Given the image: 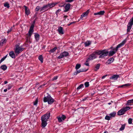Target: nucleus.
Wrapping results in <instances>:
<instances>
[{
    "mask_svg": "<svg viewBox=\"0 0 133 133\" xmlns=\"http://www.w3.org/2000/svg\"><path fill=\"white\" fill-rule=\"evenodd\" d=\"M99 69V67H95L94 70L95 71H97Z\"/></svg>",
    "mask_w": 133,
    "mask_h": 133,
    "instance_id": "a18cd8bd",
    "label": "nucleus"
},
{
    "mask_svg": "<svg viewBox=\"0 0 133 133\" xmlns=\"http://www.w3.org/2000/svg\"><path fill=\"white\" fill-rule=\"evenodd\" d=\"M38 84H39V83H37L36 84L37 85H38Z\"/></svg>",
    "mask_w": 133,
    "mask_h": 133,
    "instance_id": "774afa93",
    "label": "nucleus"
},
{
    "mask_svg": "<svg viewBox=\"0 0 133 133\" xmlns=\"http://www.w3.org/2000/svg\"><path fill=\"white\" fill-rule=\"evenodd\" d=\"M107 75H105L104 76H103L102 77V79H104V78H105L106 76H107Z\"/></svg>",
    "mask_w": 133,
    "mask_h": 133,
    "instance_id": "603ef678",
    "label": "nucleus"
},
{
    "mask_svg": "<svg viewBox=\"0 0 133 133\" xmlns=\"http://www.w3.org/2000/svg\"><path fill=\"white\" fill-rule=\"evenodd\" d=\"M119 77L118 75H115L110 77V78L114 80H116Z\"/></svg>",
    "mask_w": 133,
    "mask_h": 133,
    "instance_id": "2eb2a0df",
    "label": "nucleus"
},
{
    "mask_svg": "<svg viewBox=\"0 0 133 133\" xmlns=\"http://www.w3.org/2000/svg\"><path fill=\"white\" fill-rule=\"evenodd\" d=\"M39 6H37L35 9V11H38L39 9H40Z\"/></svg>",
    "mask_w": 133,
    "mask_h": 133,
    "instance_id": "a19ab883",
    "label": "nucleus"
},
{
    "mask_svg": "<svg viewBox=\"0 0 133 133\" xmlns=\"http://www.w3.org/2000/svg\"><path fill=\"white\" fill-rule=\"evenodd\" d=\"M12 30V28H10L9 30L7 31V33H9Z\"/></svg>",
    "mask_w": 133,
    "mask_h": 133,
    "instance_id": "de8ad7c7",
    "label": "nucleus"
},
{
    "mask_svg": "<svg viewBox=\"0 0 133 133\" xmlns=\"http://www.w3.org/2000/svg\"><path fill=\"white\" fill-rule=\"evenodd\" d=\"M130 85V83H127L123 84L122 85L119 86L120 88H123L124 87H128Z\"/></svg>",
    "mask_w": 133,
    "mask_h": 133,
    "instance_id": "c85d7f7f",
    "label": "nucleus"
},
{
    "mask_svg": "<svg viewBox=\"0 0 133 133\" xmlns=\"http://www.w3.org/2000/svg\"><path fill=\"white\" fill-rule=\"evenodd\" d=\"M105 12L104 11H100L95 13L94 14V15H103L104 14Z\"/></svg>",
    "mask_w": 133,
    "mask_h": 133,
    "instance_id": "dca6fc26",
    "label": "nucleus"
},
{
    "mask_svg": "<svg viewBox=\"0 0 133 133\" xmlns=\"http://www.w3.org/2000/svg\"><path fill=\"white\" fill-rule=\"evenodd\" d=\"M7 91V89H4V92H6Z\"/></svg>",
    "mask_w": 133,
    "mask_h": 133,
    "instance_id": "680f3d73",
    "label": "nucleus"
},
{
    "mask_svg": "<svg viewBox=\"0 0 133 133\" xmlns=\"http://www.w3.org/2000/svg\"><path fill=\"white\" fill-rule=\"evenodd\" d=\"M75 22H71L70 23V24H71L74 23Z\"/></svg>",
    "mask_w": 133,
    "mask_h": 133,
    "instance_id": "e2e57ef3",
    "label": "nucleus"
},
{
    "mask_svg": "<svg viewBox=\"0 0 133 133\" xmlns=\"http://www.w3.org/2000/svg\"><path fill=\"white\" fill-rule=\"evenodd\" d=\"M39 35L37 33H36L35 35V38L36 42H38L39 38Z\"/></svg>",
    "mask_w": 133,
    "mask_h": 133,
    "instance_id": "a211bd4d",
    "label": "nucleus"
},
{
    "mask_svg": "<svg viewBox=\"0 0 133 133\" xmlns=\"http://www.w3.org/2000/svg\"><path fill=\"white\" fill-rule=\"evenodd\" d=\"M124 112L122 109L119 110L118 112V114L119 115H121L124 114Z\"/></svg>",
    "mask_w": 133,
    "mask_h": 133,
    "instance_id": "4be33fe9",
    "label": "nucleus"
},
{
    "mask_svg": "<svg viewBox=\"0 0 133 133\" xmlns=\"http://www.w3.org/2000/svg\"><path fill=\"white\" fill-rule=\"evenodd\" d=\"M89 12V10H87L86 12L83 13L81 15V17L79 19L81 20L82 19L83 17H85L87 16Z\"/></svg>",
    "mask_w": 133,
    "mask_h": 133,
    "instance_id": "ddd939ff",
    "label": "nucleus"
},
{
    "mask_svg": "<svg viewBox=\"0 0 133 133\" xmlns=\"http://www.w3.org/2000/svg\"><path fill=\"white\" fill-rule=\"evenodd\" d=\"M24 49V48L19 46L18 45H17L16 46V48L15 49V52L16 55H17L20 52L23 51Z\"/></svg>",
    "mask_w": 133,
    "mask_h": 133,
    "instance_id": "0eeeda50",
    "label": "nucleus"
},
{
    "mask_svg": "<svg viewBox=\"0 0 133 133\" xmlns=\"http://www.w3.org/2000/svg\"><path fill=\"white\" fill-rule=\"evenodd\" d=\"M106 131H104V133H106Z\"/></svg>",
    "mask_w": 133,
    "mask_h": 133,
    "instance_id": "338daca9",
    "label": "nucleus"
},
{
    "mask_svg": "<svg viewBox=\"0 0 133 133\" xmlns=\"http://www.w3.org/2000/svg\"><path fill=\"white\" fill-rule=\"evenodd\" d=\"M4 5L5 7H6L7 8H9L10 7L9 4L7 3H5Z\"/></svg>",
    "mask_w": 133,
    "mask_h": 133,
    "instance_id": "e433bc0d",
    "label": "nucleus"
},
{
    "mask_svg": "<svg viewBox=\"0 0 133 133\" xmlns=\"http://www.w3.org/2000/svg\"><path fill=\"white\" fill-rule=\"evenodd\" d=\"M34 26L33 25H32L30 26L28 32L26 36V43L30 44L32 42V39L30 37L33 32L34 30Z\"/></svg>",
    "mask_w": 133,
    "mask_h": 133,
    "instance_id": "20e7f679",
    "label": "nucleus"
},
{
    "mask_svg": "<svg viewBox=\"0 0 133 133\" xmlns=\"http://www.w3.org/2000/svg\"><path fill=\"white\" fill-rule=\"evenodd\" d=\"M111 118L110 116L106 115L105 117V119L108 120H109L110 119V118Z\"/></svg>",
    "mask_w": 133,
    "mask_h": 133,
    "instance_id": "473e14b6",
    "label": "nucleus"
},
{
    "mask_svg": "<svg viewBox=\"0 0 133 133\" xmlns=\"http://www.w3.org/2000/svg\"><path fill=\"white\" fill-rule=\"evenodd\" d=\"M61 117L62 120H64L66 118V117L64 115L62 116Z\"/></svg>",
    "mask_w": 133,
    "mask_h": 133,
    "instance_id": "79ce46f5",
    "label": "nucleus"
},
{
    "mask_svg": "<svg viewBox=\"0 0 133 133\" xmlns=\"http://www.w3.org/2000/svg\"><path fill=\"white\" fill-rule=\"evenodd\" d=\"M57 3H52L50 4H47L48 6V8H51L55 6L56 4Z\"/></svg>",
    "mask_w": 133,
    "mask_h": 133,
    "instance_id": "412c9836",
    "label": "nucleus"
},
{
    "mask_svg": "<svg viewBox=\"0 0 133 133\" xmlns=\"http://www.w3.org/2000/svg\"><path fill=\"white\" fill-rule=\"evenodd\" d=\"M84 85L85 87H88L89 86V82H86L84 83Z\"/></svg>",
    "mask_w": 133,
    "mask_h": 133,
    "instance_id": "f704fd0d",
    "label": "nucleus"
},
{
    "mask_svg": "<svg viewBox=\"0 0 133 133\" xmlns=\"http://www.w3.org/2000/svg\"><path fill=\"white\" fill-rule=\"evenodd\" d=\"M49 9L48 6L47 5H46L44 6L43 7L40 8V11H45Z\"/></svg>",
    "mask_w": 133,
    "mask_h": 133,
    "instance_id": "4468645a",
    "label": "nucleus"
},
{
    "mask_svg": "<svg viewBox=\"0 0 133 133\" xmlns=\"http://www.w3.org/2000/svg\"><path fill=\"white\" fill-rule=\"evenodd\" d=\"M57 31L59 34L60 35H63L64 34L63 28L61 26L59 27L58 28Z\"/></svg>",
    "mask_w": 133,
    "mask_h": 133,
    "instance_id": "f8f14e48",
    "label": "nucleus"
},
{
    "mask_svg": "<svg viewBox=\"0 0 133 133\" xmlns=\"http://www.w3.org/2000/svg\"><path fill=\"white\" fill-rule=\"evenodd\" d=\"M100 66V64H98L96 66Z\"/></svg>",
    "mask_w": 133,
    "mask_h": 133,
    "instance_id": "bf43d9fd",
    "label": "nucleus"
},
{
    "mask_svg": "<svg viewBox=\"0 0 133 133\" xmlns=\"http://www.w3.org/2000/svg\"><path fill=\"white\" fill-rule=\"evenodd\" d=\"M35 21H34L33 24H31V26H32V25H33L34 27V24H35Z\"/></svg>",
    "mask_w": 133,
    "mask_h": 133,
    "instance_id": "4d7b16f0",
    "label": "nucleus"
},
{
    "mask_svg": "<svg viewBox=\"0 0 133 133\" xmlns=\"http://www.w3.org/2000/svg\"><path fill=\"white\" fill-rule=\"evenodd\" d=\"M131 103H133V99H132L128 100L127 103V105H131Z\"/></svg>",
    "mask_w": 133,
    "mask_h": 133,
    "instance_id": "393cba45",
    "label": "nucleus"
},
{
    "mask_svg": "<svg viewBox=\"0 0 133 133\" xmlns=\"http://www.w3.org/2000/svg\"><path fill=\"white\" fill-rule=\"evenodd\" d=\"M91 43V42L90 41H87L84 43L85 46H88L90 45Z\"/></svg>",
    "mask_w": 133,
    "mask_h": 133,
    "instance_id": "a878e982",
    "label": "nucleus"
},
{
    "mask_svg": "<svg viewBox=\"0 0 133 133\" xmlns=\"http://www.w3.org/2000/svg\"><path fill=\"white\" fill-rule=\"evenodd\" d=\"M9 55L12 58H15V54L13 51L10 52L9 53Z\"/></svg>",
    "mask_w": 133,
    "mask_h": 133,
    "instance_id": "aec40b11",
    "label": "nucleus"
},
{
    "mask_svg": "<svg viewBox=\"0 0 133 133\" xmlns=\"http://www.w3.org/2000/svg\"><path fill=\"white\" fill-rule=\"evenodd\" d=\"M67 17V16H64V20H65V18Z\"/></svg>",
    "mask_w": 133,
    "mask_h": 133,
    "instance_id": "13d9d810",
    "label": "nucleus"
},
{
    "mask_svg": "<svg viewBox=\"0 0 133 133\" xmlns=\"http://www.w3.org/2000/svg\"><path fill=\"white\" fill-rule=\"evenodd\" d=\"M7 55L5 56V57H3L1 59V60L0 61V63H1L2 62H3L4 59L6 58L7 57Z\"/></svg>",
    "mask_w": 133,
    "mask_h": 133,
    "instance_id": "c9c22d12",
    "label": "nucleus"
},
{
    "mask_svg": "<svg viewBox=\"0 0 133 133\" xmlns=\"http://www.w3.org/2000/svg\"><path fill=\"white\" fill-rule=\"evenodd\" d=\"M125 108L127 111L129 110L130 109V107H126Z\"/></svg>",
    "mask_w": 133,
    "mask_h": 133,
    "instance_id": "09e8293b",
    "label": "nucleus"
},
{
    "mask_svg": "<svg viewBox=\"0 0 133 133\" xmlns=\"http://www.w3.org/2000/svg\"><path fill=\"white\" fill-rule=\"evenodd\" d=\"M84 87V85L83 84H81L80 85H79L77 88V90H78L80 89H81L83 87Z\"/></svg>",
    "mask_w": 133,
    "mask_h": 133,
    "instance_id": "7c9ffc66",
    "label": "nucleus"
},
{
    "mask_svg": "<svg viewBox=\"0 0 133 133\" xmlns=\"http://www.w3.org/2000/svg\"><path fill=\"white\" fill-rule=\"evenodd\" d=\"M4 84H6L8 83V82L7 81H5L4 82Z\"/></svg>",
    "mask_w": 133,
    "mask_h": 133,
    "instance_id": "052dcab7",
    "label": "nucleus"
},
{
    "mask_svg": "<svg viewBox=\"0 0 133 133\" xmlns=\"http://www.w3.org/2000/svg\"><path fill=\"white\" fill-rule=\"evenodd\" d=\"M87 99V98H85L84 99H83L82 101H85Z\"/></svg>",
    "mask_w": 133,
    "mask_h": 133,
    "instance_id": "6e6d98bb",
    "label": "nucleus"
},
{
    "mask_svg": "<svg viewBox=\"0 0 133 133\" xmlns=\"http://www.w3.org/2000/svg\"><path fill=\"white\" fill-rule=\"evenodd\" d=\"M57 48L56 47H55L54 48L51 49L49 51L50 53H53L55 52L57 50Z\"/></svg>",
    "mask_w": 133,
    "mask_h": 133,
    "instance_id": "bb28decb",
    "label": "nucleus"
},
{
    "mask_svg": "<svg viewBox=\"0 0 133 133\" xmlns=\"http://www.w3.org/2000/svg\"><path fill=\"white\" fill-rule=\"evenodd\" d=\"M111 104V103H108V104L109 105Z\"/></svg>",
    "mask_w": 133,
    "mask_h": 133,
    "instance_id": "69168bd1",
    "label": "nucleus"
},
{
    "mask_svg": "<svg viewBox=\"0 0 133 133\" xmlns=\"http://www.w3.org/2000/svg\"><path fill=\"white\" fill-rule=\"evenodd\" d=\"M6 40L5 38V39L3 40H2L1 42H0V46H2L3 45L6 43Z\"/></svg>",
    "mask_w": 133,
    "mask_h": 133,
    "instance_id": "b1692460",
    "label": "nucleus"
},
{
    "mask_svg": "<svg viewBox=\"0 0 133 133\" xmlns=\"http://www.w3.org/2000/svg\"><path fill=\"white\" fill-rule=\"evenodd\" d=\"M126 42V40H124L119 44H118L116 46V48H112L111 47V49L112 50H110L109 52V56H112L114 54H115L117 51L118 49L122 46Z\"/></svg>",
    "mask_w": 133,
    "mask_h": 133,
    "instance_id": "f257e3e1",
    "label": "nucleus"
},
{
    "mask_svg": "<svg viewBox=\"0 0 133 133\" xmlns=\"http://www.w3.org/2000/svg\"><path fill=\"white\" fill-rule=\"evenodd\" d=\"M74 0H65V2H73Z\"/></svg>",
    "mask_w": 133,
    "mask_h": 133,
    "instance_id": "37998d69",
    "label": "nucleus"
},
{
    "mask_svg": "<svg viewBox=\"0 0 133 133\" xmlns=\"http://www.w3.org/2000/svg\"><path fill=\"white\" fill-rule=\"evenodd\" d=\"M54 100L51 97L50 95L49 94L44 97L43 99L44 102H48L49 104H52L54 102Z\"/></svg>",
    "mask_w": 133,
    "mask_h": 133,
    "instance_id": "39448f33",
    "label": "nucleus"
},
{
    "mask_svg": "<svg viewBox=\"0 0 133 133\" xmlns=\"http://www.w3.org/2000/svg\"><path fill=\"white\" fill-rule=\"evenodd\" d=\"M102 52H103V50L97 51L90 55L88 58L87 59L86 62L84 64L86 66H89V64L88 63V62L96 58L97 57L96 55H100Z\"/></svg>",
    "mask_w": 133,
    "mask_h": 133,
    "instance_id": "7ed1b4c3",
    "label": "nucleus"
},
{
    "mask_svg": "<svg viewBox=\"0 0 133 133\" xmlns=\"http://www.w3.org/2000/svg\"><path fill=\"white\" fill-rule=\"evenodd\" d=\"M103 51L102 53L100 55L99 57V58H104L105 56H106L107 55L108 53V51H105L104 50H103Z\"/></svg>",
    "mask_w": 133,
    "mask_h": 133,
    "instance_id": "9d476101",
    "label": "nucleus"
},
{
    "mask_svg": "<svg viewBox=\"0 0 133 133\" xmlns=\"http://www.w3.org/2000/svg\"><path fill=\"white\" fill-rule=\"evenodd\" d=\"M50 112L48 111L46 114L42 115L41 117L42 128L45 127L47 124V121L50 118Z\"/></svg>",
    "mask_w": 133,
    "mask_h": 133,
    "instance_id": "f03ea898",
    "label": "nucleus"
},
{
    "mask_svg": "<svg viewBox=\"0 0 133 133\" xmlns=\"http://www.w3.org/2000/svg\"><path fill=\"white\" fill-rule=\"evenodd\" d=\"M25 9V13L27 15H29L30 13V11L29 10V9L25 5L24 6Z\"/></svg>",
    "mask_w": 133,
    "mask_h": 133,
    "instance_id": "f3484780",
    "label": "nucleus"
},
{
    "mask_svg": "<svg viewBox=\"0 0 133 133\" xmlns=\"http://www.w3.org/2000/svg\"><path fill=\"white\" fill-rule=\"evenodd\" d=\"M80 67H75V68L77 70V71L75 72L74 74H73V75H76L78 74L80 72H83L84 71H87L88 69V67H87V68H85L84 67L82 68H81L79 70L78 69Z\"/></svg>",
    "mask_w": 133,
    "mask_h": 133,
    "instance_id": "423d86ee",
    "label": "nucleus"
},
{
    "mask_svg": "<svg viewBox=\"0 0 133 133\" xmlns=\"http://www.w3.org/2000/svg\"><path fill=\"white\" fill-rule=\"evenodd\" d=\"M11 86L10 85H9L8 88V90H9L10 89H11Z\"/></svg>",
    "mask_w": 133,
    "mask_h": 133,
    "instance_id": "864d4df0",
    "label": "nucleus"
},
{
    "mask_svg": "<svg viewBox=\"0 0 133 133\" xmlns=\"http://www.w3.org/2000/svg\"><path fill=\"white\" fill-rule=\"evenodd\" d=\"M116 114L115 112H113L109 114V116H110L111 117H114L115 116Z\"/></svg>",
    "mask_w": 133,
    "mask_h": 133,
    "instance_id": "cd10ccee",
    "label": "nucleus"
},
{
    "mask_svg": "<svg viewBox=\"0 0 133 133\" xmlns=\"http://www.w3.org/2000/svg\"><path fill=\"white\" fill-rule=\"evenodd\" d=\"M61 11V10L60 9H58L57 10L56 12V15H57L59 13V12L60 11Z\"/></svg>",
    "mask_w": 133,
    "mask_h": 133,
    "instance_id": "49530a36",
    "label": "nucleus"
},
{
    "mask_svg": "<svg viewBox=\"0 0 133 133\" xmlns=\"http://www.w3.org/2000/svg\"><path fill=\"white\" fill-rule=\"evenodd\" d=\"M132 119L130 118L128 119V123L129 124H132Z\"/></svg>",
    "mask_w": 133,
    "mask_h": 133,
    "instance_id": "2f4dec72",
    "label": "nucleus"
},
{
    "mask_svg": "<svg viewBox=\"0 0 133 133\" xmlns=\"http://www.w3.org/2000/svg\"><path fill=\"white\" fill-rule=\"evenodd\" d=\"M58 121L59 122H61L62 121V120L61 117H58L57 118Z\"/></svg>",
    "mask_w": 133,
    "mask_h": 133,
    "instance_id": "ea45409f",
    "label": "nucleus"
},
{
    "mask_svg": "<svg viewBox=\"0 0 133 133\" xmlns=\"http://www.w3.org/2000/svg\"><path fill=\"white\" fill-rule=\"evenodd\" d=\"M114 59L112 58H109L106 64H109L112 63L114 61Z\"/></svg>",
    "mask_w": 133,
    "mask_h": 133,
    "instance_id": "6ab92c4d",
    "label": "nucleus"
},
{
    "mask_svg": "<svg viewBox=\"0 0 133 133\" xmlns=\"http://www.w3.org/2000/svg\"><path fill=\"white\" fill-rule=\"evenodd\" d=\"M46 84H43V85H40L38 88V89H39L40 88H43L45 86V85H46Z\"/></svg>",
    "mask_w": 133,
    "mask_h": 133,
    "instance_id": "58836bf2",
    "label": "nucleus"
},
{
    "mask_svg": "<svg viewBox=\"0 0 133 133\" xmlns=\"http://www.w3.org/2000/svg\"><path fill=\"white\" fill-rule=\"evenodd\" d=\"M23 88V87H21L19 88L18 90H17L18 91L21 89H22Z\"/></svg>",
    "mask_w": 133,
    "mask_h": 133,
    "instance_id": "5fc2aeb1",
    "label": "nucleus"
},
{
    "mask_svg": "<svg viewBox=\"0 0 133 133\" xmlns=\"http://www.w3.org/2000/svg\"><path fill=\"white\" fill-rule=\"evenodd\" d=\"M122 109L123 110V111L124 113L127 111L125 107L124 108H122Z\"/></svg>",
    "mask_w": 133,
    "mask_h": 133,
    "instance_id": "8fccbe9b",
    "label": "nucleus"
},
{
    "mask_svg": "<svg viewBox=\"0 0 133 133\" xmlns=\"http://www.w3.org/2000/svg\"><path fill=\"white\" fill-rule=\"evenodd\" d=\"M121 126V127L119 129V130L120 131H122L125 128V124H119Z\"/></svg>",
    "mask_w": 133,
    "mask_h": 133,
    "instance_id": "5701e85b",
    "label": "nucleus"
},
{
    "mask_svg": "<svg viewBox=\"0 0 133 133\" xmlns=\"http://www.w3.org/2000/svg\"><path fill=\"white\" fill-rule=\"evenodd\" d=\"M38 102V100L37 98H36L35 101L34 103V105H36L37 104Z\"/></svg>",
    "mask_w": 133,
    "mask_h": 133,
    "instance_id": "72a5a7b5",
    "label": "nucleus"
},
{
    "mask_svg": "<svg viewBox=\"0 0 133 133\" xmlns=\"http://www.w3.org/2000/svg\"><path fill=\"white\" fill-rule=\"evenodd\" d=\"M133 24V20L132 19H130V22L128 23L127 25V32H129L131 29V28L132 25Z\"/></svg>",
    "mask_w": 133,
    "mask_h": 133,
    "instance_id": "1a4fd4ad",
    "label": "nucleus"
},
{
    "mask_svg": "<svg viewBox=\"0 0 133 133\" xmlns=\"http://www.w3.org/2000/svg\"><path fill=\"white\" fill-rule=\"evenodd\" d=\"M1 66H2V67H3V66H6L5 65H2Z\"/></svg>",
    "mask_w": 133,
    "mask_h": 133,
    "instance_id": "0e129e2a",
    "label": "nucleus"
},
{
    "mask_svg": "<svg viewBox=\"0 0 133 133\" xmlns=\"http://www.w3.org/2000/svg\"><path fill=\"white\" fill-rule=\"evenodd\" d=\"M7 67H1L0 68L3 69V70L4 71L7 69Z\"/></svg>",
    "mask_w": 133,
    "mask_h": 133,
    "instance_id": "c03bdc74",
    "label": "nucleus"
},
{
    "mask_svg": "<svg viewBox=\"0 0 133 133\" xmlns=\"http://www.w3.org/2000/svg\"><path fill=\"white\" fill-rule=\"evenodd\" d=\"M71 4L69 3L66 4L65 7V9L64 10V12H66L69 11L70 10Z\"/></svg>",
    "mask_w": 133,
    "mask_h": 133,
    "instance_id": "9b49d317",
    "label": "nucleus"
},
{
    "mask_svg": "<svg viewBox=\"0 0 133 133\" xmlns=\"http://www.w3.org/2000/svg\"><path fill=\"white\" fill-rule=\"evenodd\" d=\"M58 76H56L54 77L53 78L51 79V81H53L55 80H56L58 78Z\"/></svg>",
    "mask_w": 133,
    "mask_h": 133,
    "instance_id": "4c0bfd02",
    "label": "nucleus"
},
{
    "mask_svg": "<svg viewBox=\"0 0 133 133\" xmlns=\"http://www.w3.org/2000/svg\"><path fill=\"white\" fill-rule=\"evenodd\" d=\"M69 54V53L67 52L64 51L60 54V55L57 57V58L59 59H61L64 57L68 56Z\"/></svg>",
    "mask_w": 133,
    "mask_h": 133,
    "instance_id": "6e6552de",
    "label": "nucleus"
},
{
    "mask_svg": "<svg viewBox=\"0 0 133 133\" xmlns=\"http://www.w3.org/2000/svg\"><path fill=\"white\" fill-rule=\"evenodd\" d=\"M39 59L41 61V63L43 62V58L42 55H40L38 57Z\"/></svg>",
    "mask_w": 133,
    "mask_h": 133,
    "instance_id": "c756f323",
    "label": "nucleus"
},
{
    "mask_svg": "<svg viewBox=\"0 0 133 133\" xmlns=\"http://www.w3.org/2000/svg\"><path fill=\"white\" fill-rule=\"evenodd\" d=\"M81 65L79 64H76L75 66H81Z\"/></svg>",
    "mask_w": 133,
    "mask_h": 133,
    "instance_id": "3c124183",
    "label": "nucleus"
}]
</instances>
